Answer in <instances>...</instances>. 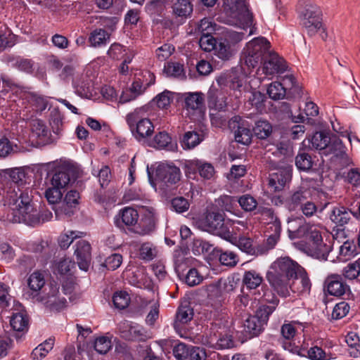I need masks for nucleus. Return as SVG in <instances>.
I'll return each instance as SVG.
<instances>
[{"label":"nucleus","instance_id":"nucleus-1","mask_svg":"<svg viewBox=\"0 0 360 360\" xmlns=\"http://www.w3.org/2000/svg\"><path fill=\"white\" fill-rule=\"evenodd\" d=\"M32 189L27 188L22 191L20 199L12 198L13 195H9L12 207V213L10 220L13 223H25L30 226H36L41 223L49 221L52 213L45 210L41 213L37 210L32 202Z\"/></svg>","mask_w":360,"mask_h":360},{"label":"nucleus","instance_id":"nucleus-2","mask_svg":"<svg viewBox=\"0 0 360 360\" xmlns=\"http://www.w3.org/2000/svg\"><path fill=\"white\" fill-rule=\"evenodd\" d=\"M301 266L288 257L277 259L270 266L266 279L278 295L286 297L289 295L290 278L297 276Z\"/></svg>","mask_w":360,"mask_h":360},{"label":"nucleus","instance_id":"nucleus-3","mask_svg":"<svg viewBox=\"0 0 360 360\" xmlns=\"http://www.w3.org/2000/svg\"><path fill=\"white\" fill-rule=\"evenodd\" d=\"M321 15V12L319 6L311 1H308L301 12V20L310 36L320 32L321 37L325 39L327 37V33L323 27Z\"/></svg>","mask_w":360,"mask_h":360},{"label":"nucleus","instance_id":"nucleus-4","mask_svg":"<svg viewBox=\"0 0 360 360\" xmlns=\"http://www.w3.org/2000/svg\"><path fill=\"white\" fill-rule=\"evenodd\" d=\"M270 47V43L264 37L255 38L244 48L242 60L248 68H256L264 60Z\"/></svg>","mask_w":360,"mask_h":360},{"label":"nucleus","instance_id":"nucleus-5","mask_svg":"<svg viewBox=\"0 0 360 360\" xmlns=\"http://www.w3.org/2000/svg\"><path fill=\"white\" fill-rule=\"evenodd\" d=\"M199 223L205 231L212 232L229 241L236 240V238L232 234L228 224L224 223V214L219 211L207 212Z\"/></svg>","mask_w":360,"mask_h":360},{"label":"nucleus","instance_id":"nucleus-6","mask_svg":"<svg viewBox=\"0 0 360 360\" xmlns=\"http://www.w3.org/2000/svg\"><path fill=\"white\" fill-rule=\"evenodd\" d=\"M224 10L226 15L230 17L227 20L228 23L235 24L236 21H240L247 27L252 26L253 16L248 9L246 0H231L230 4L224 5Z\"/></svg>","mask_w":360,"mask_h":360},{"label":"nucleus","instance_id":"nucleus-7","mask_svg":"<svg viewBox=\"0 0 360 360\" xmlns=\"http://www.w3.org/2000/svg\"><path fill=\"white\" fill-rule=\"evenodd\" d=\"M139 118L138 112L135 110L127 115L126 121L134 136L138 141H141L152 135L154 126L149 119Z\"/></svg>","mask_w":360,"mask_h":360},{"label":"nucleus","instance_id":"nucleus-8","mask_svg":"<svg viewBox=\"0 0 360 360\" xmlns=\"http://www.w3.org/2000/svg\"><path fill=\"white\" fill-rule=\"evenodd\" d=\"M321 154L332 155L331 159L338 161L342 167H346L351 162L346 153L345 146L343 145L342 140L335 134L330 135V143H328L325 150L321 152Z\"/></svg>","mask_w":360,"mask_h":360},{"label":"nucleus","instance_id":"nucleus-9","mask_svg":"<svg viewBox=\"0 0 360 360\" xmlns=\"http://www.w3.org/2000/svg\"><path fill=\"white\" fill-rule=\"evenodd\" d=\"M79 176V169L72 165L60 167L53 174L51 182L52 186L63 189Z\"/></svg>","mask_w":360,"mask_h":360},{"label":"nucleus","instance_id":"nucleus-10","mask_svg":"<svg viewBox=\"0 0 360 360\" xmlns=\"http://www.w3.org/2000/svg\"><path fill=\"white\" fill-rule=\"evenodd\" d=\"M185 110L192 119L200 118L205 112V98L202 93H185L184 94Z\"/></svg>","mask_w":360,"mask_h":360},{"label":"nucleus","instance_id":"nucleus-11","mask_svg":"<svg viewBox=\"0 0 360 360\" xmlns=\"http://www.w3.org/2000/svg\"><path fill=\"white\" fill-rule=\"evenodd\" d=\"M325 233L326 232L323 226L312 224L309 237V240L313 243L317 258L326 260L331 248L330 245L323 240L322 234Z\"/></svg>","mask_w":360,"mask_h":360},{"label":"nucleus","instance_id":"nucleus-12","mask_svg":"<svg viewBox=\"0 0 360 360\" xmlns=\"http://www.w3.org/2000/svg\"><path fill=\"white\" fill-rule=\"evenodd\" d=\"M180 169L174 165L161 164L155 170V180L166 186L176 184L180 181Z\"/></svg>","mask_w":360,"mask_h":360},{"label":"nucleus","instance_id":"nucleus-13","mask_svg":"<svg viewBox=\"0 0 360 360\" xmlns=\"http://www.w3.org/2000/svg\"><path fill=\"white\" fill-rule=\"evenodd\" d=\"M286 64L283 58L276 53L267 51L263 63V72L266 75L282 73L286 70Z\"/></svg>","mask_w":360,"mask_h":360},{"label":"nucleus","instance_id":"nucleus-14","mask_svg":"<svg viewBox=\"0 0 360 360\" xmlns=\"http://www.w3.org/2000/svg\"><path fill=\"white\" fill-rule=\"evenodd\" d=\"M75 246V255L76 256L77 263L80 269L87 271L91 259V245L88 241L81 240L76 243Z\"/></svg>","mask_w":360,"mask_h":360},{"label":"nucleus","instance_id":"nucleus-15","mask_svg":"<svg viewBox=\"0 0 360 360\" xmlns=\"http://www.w3.org/2000/svg\"><path fill=\"white\" fill-rule=\"evenodd\" d=\"M325 288L330 295L340 297L349 290L341 275L330 274L327 276L325 281Z\"/></svg>","mask_w":360,"mask_h":360},{"label":"nucleus","instance_id":"nucleus-16","mask_svg":"<svg viewBox=\"0 0 360 360\" xmlns=\"http://www.w3.org/2000/svg\"><path fill=\"white\" fill-rule=\"evenodd\" d=\"M240 117L235 116L229 121V126L230 129H236L234 134L236 142L248 145L252 141V131L248 127H245L243 123L240 124Z\"/></svg>","mask_w":360,"mask_h":360},{"label":"nucleus","instance_id":"nucleus-17","mask_svg":"<svg viewBox=\"0 0 360 360\" xmlns=\"http://www.w3.org/2000/svg\"><path fill=\"white\" fill-rule=\"evenodd\" d=\"M80 198L79 193L77 191H69L64 198V200L60 202L55 210L56 215L58 217L60 214H64L68 217L74 213L75 208L79 205Z\"/></svg>","mask_w":360,"mask_h":360},{"label":"nucleus","instance_id":"nucleus-18","mask_svg":"<svg viewBox=\"0 0 360 360\" xmlns=\"http://www.w3.org/2000/svg\"><path fill=\"white\" fill-rule=\"evenodd\" d=\"M49 292L41 296L40 300L47 307L51 309L60 310L65 305L66 300L64 297L60 298L58 296L59 287L57 284L51 283L49 285Z\"/></svg>","mask_w":360,"mask_h":360},{"label":"nucleus","instance_id":"nucleus-19","mask_svg":"<svg viewBox=\"0 0 360 360\" xmlns=\"http://www.w3.org/2000/svg\"><path fill=\"white\" fill-rule=\"evenodd\" d=\"M138 211L131 207H126L120 210L119 213L115 218V225L124 229V226H134L139 220Z\"/></svg>","mask_w":360,"mask_h":360},{"label":"nucleus","instance_id":"nucleus-20","mask_svg":"<svg viewBox=\"0 0 360 360\" xmlns=\"http://www.w3.org/2000/svg\"><path fill=\"white\" fill-rule=\"evenodd\" d=\"M311 224L302 222L301 219H294L288 221V231L291 239L301 238L309 235Z\"/></svg>","mask_w":360,"mask_h":360},{"label":"nucleus","instance_id":"nucleus-21","mask_svg":"<svg viewBox=\"0 0 360 360\" xmlns=\"http://www.w3.org/2000/svg\"><path fill=\"white\" fill-rule=\"evenodd\" d=\"M146 77V81L148 79H149L148 82H146L144 84L143 82L141 81L140 79H138L135 80L132 84L131 86L129 89L130 92L133 94L130 98H125L124 96H122L121 97V100L122 102H127L132 99H134L136 96L141 94L143 92L145 91V90L151 84H153L155 83V75L150 72H147L146 75L143 76Z\"/></svg>","mask_w":360,"mask_h":360},{"label":"nucleus","instance_id":"nucleus-22","mask_svg":"<svg viewBox=\"0 0 360 360\" xmlns=\"http://www.w3.org/2000/svg\"><path fill=\"white\" fill-rule=\"evenodd\" d=\"M295 281L289 288H292L293 291L297 292L299 294L308 295L311 290V283L307 273L301 268L297 274L294 276Z\"/></svg>","mask_w":360,"mask_h":360},{"label":"nucleus","instance_id":"nucleus-23","mask_svg":"<svg viewBox=\"0 0 360 360\" xmlns=\"http://www.w3.org/2000/svg\"><path fill=\"white\" fill-rule=\"evenodd\" d=\"M264 323L258 316H249L244 321V333L249 338L257 336L263 330Z\"/></svg>","mask_w":360,"mask_h":360},{"label":"nucleus","instance_id":"nucleus-24","mask_svg":"<svg viewBox=\"0 0 360 360\" xmlns=\"http://www.w3.org/2000/svg\"><path fill=\"white\" fill-rule=\"evenodd\" d=\"M290 179V174L287 170L274 172L269 176V186L273 188L274 191H279L284 188L285 184Z\"/></svg>","mask_w":360,"mask_h":360},{"label":"nucleus","instance_id":"nucleus-25","mask_svg":"<svg viewBox=\"0 0 360 360\" xmlns=\"http://www.w3.org/2000/svg\"><path fill=\"white\" fill-rule=\"evenodd\" d=\"M10 324L15 332L12 335L16 339H19L20 336L16 333H24L27 330L28 319L25 314L21 312L16 313L12 316Z\"/></svg>","mask_w":360,"mask_h":360},{"label":"nucleus","instance_id":"nucleus-26","mask_svg":"<svg viewBox=\"0 0 360 360\" xmlns=\"http://www.w3.org/2000/svg\"><path fill=\"white\" fill-rule=\"evenodd\" d=\"M352 212L343 206L335 207L330 215V220L337 226H342L351 219Z\"/></svg>","mask_w":360,"mask_h":360},{"label":"nucleus","instance_id":"nucleus-27","mask_svg":"<svg viewBox=\"0 0 360 360\" xmlns=\"http://www.w3.org/2000/svg\"><path fill=\"white\" fill-rule=\"evenodd\" d=\"M208 105L210 108L224 110L226 107V97L221 91L211 89L208 93Z\"/></svg>","mask_w":360,"mask_h":360},{"label":"nucleus","instance_id":"nucleus-28","mask_svg":"<svg viewBox=\"0 0 360 360\" xmlns=\"http://www.w3.org/2000/svg\"><path fill=\"white\" fill-rule=\"evenodd\" d=\"M155 210L153 207H147L143 209V213L140 221L142 226V234H146L152 231L155 226Z\"/></svg>","mask_w":360,"mask_h":360},{"label":"nucleus","instance_id":"nucleus-29","mask_svg":"<svg viewBox=\"0 0 360 360\" xmlns=\"http://www.w3.org/2000/svg\"><path fill=\"white\" fill-rule=\"evenodd\" d=\"M193 13V4L189 0H176L172 5V13L176 18H187Z\"/></svg>","mask_w":360,"mask_h":360},{"label":"nucleus","instance_id":"nucleus-30","mask_svg":"<svg viewBox=\"0 0 360 360\" xmlns=\"http://www.w3.org/2000/svg\"><path fill=\"white\" fill-rule=\"evenodd\" d=\"M153 146L155 148L174 151L177 148V144L172 142L169 135L165 131L159 132L153 139Z\"/></svg>","mask_w":360,"mask_h":360},{"label":"nucleus","instance_id":"nucleus-31","mask_svg":"<svg viewBox=\"0 0 360 360\" xmlns=\"http://www.w3.org/2000/svg\"><path fill=\"white\" fill-rule=\"evenodd\" d=\"M9 176L11 180V181L15 184L13 188H15V186L17 187L18 191L17 192V198H19V195H20L21 192L25 191L27 188L31 189L30 187H26L25 188H20L21 186L26 184V176L23 171L19 169H15L10 172ZM13 187L11 186L9 188L8 191H12Z\"/></svg>","mask_w":360,"mask_h":360},{"label":"nucleus","instance_id":"nucleus-32","mask_svg":"<svg viewBox=\"0 0 360 360\" xmlns=\"http://www.w3.org/2000/svg\"><path fill=\"white\" fill-rule=\"evenodd\" d=\"M263 281V277L256 270H249L244 272L243 283L248 289H256Z\"/></svg>","mask_w":360,"mask_h":360},{"label":"nucleus","instance_id":"nucleus-33","mask_svg":"<svg viewBox=\"0 0 360 360\" xmlns=\"http://www.w3.org/2000/svg\"><path fill=\"white\" fill-rule=\"evenodd\" d=\"M214 53L219 58L223 60H228L233 55V49L231 47L229 42L226 39H220L218 40L214 49Z\"/></svg>","mask_w":360,"mask_h":360},{"label":"nucleus","instance_id":"nucleus-34","mask_svg":"<svg viewBox=\"0 0 360 360\" xmlns=\"http://www.w3.org/2000/svg\"><path fill=\"white\" fill-rule=\"evenodd\" d=\"M110 39V34L103 29H96L90 34L89 41L93 47L105 45Z\"/></svg>","mask_w":360,"mask_h":360},{"label":"nucleus","instance_id":"nucleus-35","mask_svg":"<svg viewBox=\"0 0 360 360\" xmlns=\"http://www.w3.org/2000/svg\"><path fill=\"white\" fill-rule=\"evenodd\" d=\"M202 141V139L198 133L190 131L184 134L181 144L184 149L191 150L200 144Z\"/></svg>","mask_w":360,"mask_h":360},{"label":"nucleus","instance_id":"nucleus-36","mask_svg":"<svg viewBox=\"0 0 360 360\" xmlns=\"http://www.w3.org/2000/svg\"><path fill=\"white\" fill-rule=\"evenodd\" d=\"M127 334H123V337L129 340L144 342L150 338L147 331L142 327L134 326H130Z\"/></svg>","mask_w":360,"mask_h":360},{"label":"nucleus","instance_id":"nucleus-37","mask_svg":"<svg viewBox=\"0 0 360 360\" xmlns=\"http://www.w3.org/2000/svg\"><path fill=\"white\" fill-rule=\"evenodd\" d=\"M30 126L32 134L42 141H46L49 137V131L44 121L39 119H34L31 121Z\"/></svg>","mask_w":360,"mask_h":360},{"label":"nucleus","instance_id":"nucleus-38","mask_svg":"<svg viewBox=\"0 0 360 360\" xmlns=\"http://www.w3.org/2000/svg\"><path fill=\"white\" fill-rule=\"evenodd\" d=\"M54 345V340L49 338L44 342L34 348L31 354L34 360H41L44 358L49 351H51Z\"/></svg>","mask_w":360,"mask_h":360},{"label":"nucleus","instance_id":"nucleus-39","mask_svg":"<svg viewBox=\"0 0 360 360\" xmlns=\"http://www.w3.org/2000/svg\"><path fill=\"white\" fill-rule=\"evenodd\" d=\"M207 297L210 300L216 301L217 305H220L224 300V294L219 281L217 283H211L206 287Z\"/></svg>","mask_w":360,"mask_h":360},{"label":"nucleus","instance_id":"nucleus-40","mask_svg":"<svg viewBox=\"0 0 360 360\" xmlns=\"http://www.w3.org/2000/svg\"><path fill=\"white\" fill-rule=\"evenodd\" d=\"M253 131L258 139H264L271 134L272 127L266 120H260L255 122Z\"/></svg>","mask_w":360,"mask_h":360},{"label":"nucleus","instance_id":"nucleus-41","mask_svg":"<svg viewBox=\"0 0 360 360\" xmlns=\"http://www.w3.org/2000/svg\"><path fill=\"white\" fill-rule=\"evenodd\" d=\"M330 135H328L323 131L316 132L311 139V146L314 148L323 152L328 143H330Z\"/></svg>","mask_w":360,"mask_h":360},{"label":"nucleus","instance_id":"nucleus-42","mask_svg":"<svg viewBox=\"0 0 360 360\" xmlns=\"http://www.w3.org/2000/svg\"><path fill=\"white\" fill-rule=\"evenodd\" d=\"M256 214L262 216V219L267 224H274L276 229H281L280 221L274 214V210L269 207H258Z\"/></svg>","mask_w":360,"mask_h":360},{"label":"nucleus","instance_id":"nucleus-43","mask_svg":"<svg viewBox=\"0 0 360 360\" xmlns=\"http://www.w3.org/2000/svg\"><path fill=\"white\" fill-rule=\"evenodd\" d=\"M84 233L79 231H70L66 233L60 234L58 238V242L59 246L62 249H67L70 244L77 238H82Z\"/></svg>","mask_w":360,"mask_h":360},{"label":"nucleus","instance_id":"nucleus-44","mask_svg":"<svg viewBox=\"0 0 360 360\" xmlns=\"http://www.w3.org/2000/svg\"><path fill=\"white\" fill-rule=\"evenodd\" d=\"M193 309L188 306H181L179 308L174 321V327L179 326V323H186L193 319Z\"/></svg>","mask_w":360,"mask_h":360},{"label":"nucleus","instance_id":"nucleus-45","mask_svg":"<svg viewBox=\"0 0 360 360\" xmlns=\"http://www.w3.org/2000/svg\"><path fill=\"white\" fill-rule=\"evenodd\" d=\"M279 300L276 297H274L270 302L271 305H263L257 311V315L261 321L265 324L266 323L269 316L274 311Z\"/></svg>","mask_w":360,"mask_h":360},{"label":"nucleus","instance_id":"nucleus-46","mask_svg":"<svg viewBox=\"0 0 360 360\" xmlns=\"http://www.w3.org/2000/svg\"><path fill=\"white\" fill-rule=\"evenodd\" d=\"M45 284L44 276L39 271L33 272L28 278V285L30 290L37 292L44 287Z\"/></svg>","mask_w":360,"mask_h":360},{"label":"nucleus","instance_id":"nucleus-47","mask_svg":"<svg viewBox=\"0 0 360 360\" xmlns=\"http://www.w3.org/2000/svg\"><path fill=\"white\" fill-rule=\"evenodd\" d=\"M112 302L115 308L124 309L127 308L130 303V297L125 291H118L114 293Z\"/></svg>","mask_w":360,"mask_h":360},{"label":"nucleus","instance_id":"nucleus-48","mask_svg":"<svg viewBox=\"0 0 360 360\" xmlns=\"http://www.w3.org/2000/svg\"><path fill=\"white\" fill-rule=\"evenodd\" d=\"M267 93L271 98L279 100L284 98L285 89L281 83L274 82L269 84L267 89Z\"/></svg>","mask_w":360,"mask_h":360},{"label":"nucleus","instance_id":"nucleus-49","mask_svg":"<svg viewBox=\"0 0 360 360\" xmlns=\"http://www.w3.org/2000/svg\"><path fill=\"white\" fill-rule=\"evenodd\" d=\"M219 254V260L220 263L224 266H234L238 262L237 255L233 252L217 250Z\"/></svg>","mask_w":360,"mask_h":360},{"label":"nucleus","instance_id":"nucleus-50","mask_svg":"<svg viewBox=\"0 0 360 360\" xmlns=\"http://www.w3.org/2000/svg\"><path fill=\"white\" fill-rule=\"evenodd\" d=\"M238 202L241 208L245 212H252L257 210L258 208L257 200L248 194L240 196L238 199Z\"/></svg>","mask_w":360,"mask_h":360},{"label":"nucleus","instance_id":"nucleus-51","mask_svg":"<svg viewBox=\"0 0 360 360\" xmlns=\"http://www.w3.org/2000/svg\"><path fill=\"white\" fill-rule=\"evenodd\" d=\"M173 99V93L165 90L156 96V97L153 99V102L157 104L158 108L164 109L170 105Z\"/></svg>","mask_w":360,"mask_h":360},{"label":"nucleus","instance_id":"nucleus-52","mask_svg":"<svg viewBox=\"0 0 360 360\" xmlns=\"http://www.w3.org/2000/svg\"><path fill=\"white\" fill-rule=\"evenodd\" d=\"M342 274L345 278L349 280L356 278L360 275L359 261H355L353 263L348 264L342 270Z\"/></svg>","mask_w":360,"mask_h":360},{"label":"nucleus","instance_id":"nucleus-53","mask_svg":"<svg viewBox=\"0 0 360 360\" xmlns=\"http://www.w3.org/2000/svg\"><path fill=\"white\" fill-rule=\"evenodd\" d=\"M164 72L169 77H181L184 76V67L179 63H167L165 65Z\"/></svg>","mask_w":360,"mask_h":360},{"label":"nucleus","instance_id":"nucleus-54","mask_svg":"<svg viewBox=\"0 0 360 360\" xmlns=\"http://www.w3.org/2000/svg\"><path fill=\"white\" fill-rule=\"evenodd\" d=\"M295 164L299 169L307 171L312 167L311 157L304 152L299 153L295 158Z\"/></svg>","mask_w":360,"mask_h":360},{"label":"nucleus","instance_id":"nucleus-55","mask_svg":"<svg viewBox=\"0 0 360 360\" xmlns=\"http://www.w3.org/2000/svg\"><path fill=\"white\" fill-rule=\"evenodd\" d=\"M94 347L98 353L106 354L112 347L111 340L105 336L99 337L95 340Z\"/></svg>","mask_w":360,"mask_h":360},{"label":"nucleus","instance_id":"nucleus-56","mask_svg":"<svg viewBox=\"0 0 360 360\" xmlns=\"http://www.w3.org/2000/svg\"><path fill=\"white\" fill-rule=\"evenodd\" d=\"M158 255L156 248L151 243H143L140 248V257L144 260H152Z\"/></svg>","mask_w":360,"mask_h":360},{"label":"nucleus","instance_id":"nucleus-57","mask_svg":"<svg viewBox=\"0 0 360 360\" xmlns=\"http://www.w3.org/2000/svg\"><path fill=\"white\" fill-rule=\"evenodd\" d=\"M217 25L210 18L202 19L198 26V31L202 35L212 34L216 30Z\"/></svg>","mask_w":360,"mask_h":360},{"label":"nucleus","instance_id":"nucleus-58","mask_svg":"<svg viewBox=\"0 0 360 360\" xmlns=\"http://www.w3.org/2000/svg\"><path fill=\"white\" fill-rule=\"evenodd\" d=\"M202 276L195 268L191 269L186 274L185 278V282L189 286H195L199 285L202 281Z\"/></svg>","mask_w":360,"mask_h":360},{"label":"nucleus","instance_id":"nucleus-59","mask_svg":"<svg viewBox=\"0 0 360 360\" xmlns=\"http://www.w3.org/2000/svg\"><path fill=\"white\" fill-rule=\"evenodd\" d=\"M63 193L61 189L52 186V188H48L45 192V197L46 198L48 202L50 204H57L60 205L61 202L60 200L62 198Z\"/></svg>","mask_w":360,"mask_h":360},{"label":"nucleus","instance_id":"nucleus-60","mask_svg":"<svg viewBox=\"0 0 360 360\" xmlns=\"http://www.w3.org/2000/svg\"><path fill=\"white\" fill-rule=\"evenodd\" d=\"M63 116L57 109H53L50 115V124L53 131L58 133L63 126Z\"/></svg>","mask_w":360,"mask_h":360},{"label":"nucleus","instance_id":"nucleus-61","mask_svg":"<svg viewBox=\"0 0 360 360\" xmlns=\"http://www.w3.org/2000/svg\"><path fill=\"white\" fill-rule=\"evenodd\" d=\"M218 41L211 34L202 35L199 40L200 48L205 51H214Z\"/></svg>","mask_w":360,"mask_h":360},{"label":"nucleus","instance_id":"nucleus-62","mask_svg":"<svg viewBox=\"0 0 360 360\" xmlns=\"http://www.w3.org/2000/svg\"><path fill=\"white\" fill-rule=\"evenodd\" d=\"M349 309L350 307L346 302L336 304L332 312L333 319H340L345 317L348 314Z\"/></svg>","mask_w":360,"mask_h":360},{"label":"nucleus","instance_id":"nucleus-63","mask_svg":"<svg viewBox=\"0 0 360 360\" xmlns=\"http://www.w3.org/2000/svg\"><path fill=\"white\" fill-rule=\"evenodd\" d=\"M190 349L186 344L179 342L174 346L173 354L176 359L183 360L188 357Z\"/></svg>","mask_w":360,"mask_h":360},{"label":"nucleus","instance_id":"nucleus-64","mask_svg":"<svg viewBox=\"0 0 360 360\" xmlns=\"http://www.w3.org/2000/svg\"><path fill=\"white\" fill-rule=\"evenodd\" d=\"M122 262V256L118 253H114L108 257L105 260V266L110 270L117 269Z\"/></svg>","mask_w":360,"mask_h":360}]
</instances>
